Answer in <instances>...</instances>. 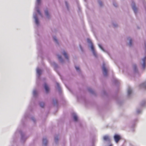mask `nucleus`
<instances>
[{"instance_id":"4","label":"nucleus","mask_w":146,"mask_h":146,"mask_svg":"<svg viewBox=\"0 0 146 146\" xmlns=\"http://www.w3.org/2000/svg\"><path fill=\"white\" fill-rule=\"evenodd\" d=\"M146 59V57H145L143 59V63L142 65V66L143 68H145V65H146V62L145 60Z\"/></svg>"},{"instance_id":"15","label":"nucleus","mask_w":146,"mask_h":146,"mask_svg":"<svg viewBox=\"0 0 146 146\" xmlns=\"http://www.w3.org/2000/svg\"><path fill=\"white\" fill-rule=\"evenodd\" d=\"M45 15L47 16H48V15H49V14H48V11L47 10H46V11H45Z\"/></svg>"},{"instance_id":"18","label":"nucleus","mask_w":146,"mask_h":146,"mask_svg":"<svg viewBox=\"0 0 146 146\" xmlns=\"http://www.w3.org/2000/svg\"><path fill=\"white\" fill-rule=\"evenodd\" d=\"M75 68H76V70H77V71L79 70L80 68L79 67L76 66L75 67Z\"/></svg>"},{"instance_id":"17","label":"nucleus","mask_w":146,"mask_h":146,"mask_svg":"<svg viewBox=\"0 0 146 146\" xmlns=\"http://www.w3.org/2000/svg\"><path fill=\"white\" fill-rule=\"evenodd\" d=\"M132 40L131 39L130 40V41H129V45H130V46H131L132 45Z\"/></svg>"},{"instance_id":"19","label":"nucleus","mask_w":146,"mask_h":146,"mask_svg":"<svg viewBox=\"0 0 146 146\" xmlns=\"http://www.w3.org/2000/svg\"><path fill=\"white\" fill-rule=\"evenodd\" d=\"M58 57L59 60H61L62 59V57L61 56H58Z\"/></svg>"},{"instance_id":"3","label":"nucleus","mask_w":146,"mask_h":146,"mask_svg":"<svg viewBox=\"0 0 146 146\" xmlns=\"http://www.w3.org/2000/svg\"><path fill=\"white\" fill-rule=\"evenodd\" d=\"M132 7L133 10L134 12L136 13L137 11V9L135 5L133 3H132Z\"/></svg>"},{"instance_id":"14","label":"nucleus","mask_w":146,"mask_h":146,"mask_svg":"<svg viewBox=\"0 0 146 146\" xmlns=\"http://www.w3.org/2000/svg\"><path fill=\"white\" fill-rule=\"evenodd\" d=\"M35 21L36 24L38 25V21L36 17L35 18Z\"/></svg>"},{"instance_id":"1","label":"nucleus","mask_w":146,"mask_h":146,"mask_svg":"<svg viewBox=\"0 0 146 146\" xmlns=\"http://www.w3.org/2000/svg\"><path fill=\"white\" fill-rule=\"evenodd\" d=\"M121 138L120 135L117 134H115L114 136V139L116 143H117Z\"/></svg>"},{"instance_id":"22","label":"nucleus","mask_w":146,"mask_h":146,"mask_svg":"<svg viewBox=\"0 0 146 146\" xmlns=\"http://www.w3.org/2000/svg\"><path fill=\"white\" fill-rule=\"evenodd\" d=\"M37 3H39L40 2V0H37Z\"/></svg>"},{"instance_id":"25","label":"nucleus","mask_w":146,"mask_h":146,"mask_svg":"<svg viewBox=\"0 0 146 146\" xmlns=\"http://www.w3.org/2000/svg\"><path fill=\"white\" fill-rule=\"evenodd\" d=\"M36 92V91H34L33 92V94L34 95H35V93Z\"/></svg>"},{"instance_id":"11","label":"nucleus","mask_w":146,"mask_h":146,"mask_svg":"<svg viewBox=\"0 0 146 146\" xmlns=\"http://www.w3.org/2000/svg\"><path fill=\"white\" fill-rule=\"evenodd\" d=\"M73 118H74V121H77L78 117L76 115H74V116L73 117Z\"/></svg>"},{"instance_id":"8","label":"nucleus","mask_w":146,"mask_h":146,"mask_svg":"<svg viewBox=\"0 0 146 146\" xmlns=\"http://www.w3.org/2000/svg\"><path fill=\"white\" fill-rule=\"evenodd\" d=\"M63 54L65 56L66 58L68 59V55H67L66 53L65 52H64L63 53Z\"/></svg>"},{"instance_id":"26","label":"nucleus","mask_w":146,"mask_h":146,"mask_svg":"<svg viewBox=\"0 0 146 146\" xmlns=\"http://www.w3.org/2000/svg\"><path fill=\"white\" fill-rule=\"evenodd\" d=\"M58 140V139H56V138H55V141L56 140Z\"/></svg>"},{"instance_id":"2","label":"nucleus","mask_w":146,"mask_h":146,"mask_svg":"<svg viewBox=\"0 0 146 146\" xmlns=\"http://www.w3.org/2000/svg\"><path fill=\"white\" fill-rule=\"evenodd\" d=\"M102 70L103 71V74L104 76H107V70L105 67L104 64H103L102 67Z\"/></svg>"},{"instance_id":"27","label":"nucleus","mask_w":146,"mask_h":146,"mask_svg":"<svg viewBox=\"0 0 146 146\" xmlns=\"http://www.w3.org/2000/svg\"><path fill=\"white\" fill-rule=\"evenodd\" d=\"M66 5H67V3L66 2Z\"/></svg>"},{"instance_id":"29","label":"nucleus","mask_w":146,"mask_h":146,"mask_svg":"<svg viewBox=\"0 0 146 146\" xmlns=\"http://www.w3.org/2000/svg\"><path fill=\"white\" fill-rule=\"evenodd\" d=\"M145 87L146 88V86H145Z\"/></svg>"},{"instance_id":"7","label":"nucleus","mask_w":146,"mask_h":146,"mask_svg":"<svg viewBox=\"0 0 146 146\" xmlns=\"http://www.w3.org/2000/svg\"><path fill=\"white\" fill-rule=\"evenodd\" d=\"M41 72H42V71L40 69H37V73L38 75H40L41 74Z\"/></svg>"},{"instance_id":"20","label":"nucleus","mask_w":146,"mask_h":146,"mask_svg":"<svg viewBox=\"0 0 146 146\" xmlns=\"http://www.w3.org/2000/svg\"><path fill=\"white\" fill-rule=\"evenodd\" d=\"M53 39L55 41L57 42V40L56 37H54Z\"/></svg>"},{"instance_id":"9","label":"nucleus","mask_w":146,"mask_h":146,"mask_svg":"<svg viewBox=\"0 0 146 146\" xmlns=\"http://www.w3.org/2000/svg\"><path fill=\"white\" fill-rule=\"evenodd\" d=\"M91 49L93 52V54H95V51H94V47L92 44L91 45Z\"/></svg>"},{"instance_id":"5","label":"nucleus","mask_w":146,"mask_h":146,"mask_svg":"<svg viewBox=\"0 0 146 146\" xmlns=\"http://www.w3.org/2000/svg\"><path fill=\"white\" fill-rule=\"evenodd\" d=\"M44 88L46 92H48L49 90V88L48 86V85L46 84H44Z\"/></svg>"},{"instance_id":"10","label":"nucleus","mask_w":146,"mask_h":146,"mask_svg":"<svg viewBox=\"0 0 146 146\" xmlns=\"http://www.w3.org/2000/svg\"><path fill=\"white\" fill-rule=\"evenodd\" d=\"M43 142L44 144H46L47 142V140L46 138H44L43 139Z\"/></svg>"},{"instance_id":"24","label":"nucleus","mask_w":146,"mask_h":146,"mask_svg":"<svg viewBox=\"0 0 146 146\" xmlns=\"http://www.w3.org/2000/svg\"><path fill=\"white\" fill-rule=\"evenodd\" d=\"M88 42H90H90H91L90 40L88 39Z\"/></svg>"},{"instance_id":"28","label":"nucleus","mask_w":146,"mask_h":146,"mask_svg":"<svg viewBox=\"0 0 146 146\" xmlns=\"http://www.w3.org/2000/svg\"><path fill=\"white\" fill-rule=\"evenodd\" d=\"M114 5H115V6H116V5H115L114 4Z\"/></svg>"},{"instance_id":"6","label":"nucleus","mask_w":146,"mask_h":146,"mask_svg":"<svg viewBox=\"0 0 146 146\" xmlns=\"http://www.w3.org/2000/svg\"><path fill=\"white\" fill-rule=\"evenodd\" d=\"M105 141H109L110 138L108 136H105L103 137Z\"/></svg>"},{"instance_id":"12","label":"nucleus","mask_w":146,"mask_h":146,"mask_svg":"<svg viewBox=\"0 0 146 146\" xmlns=\"http://www.w3.org/2000/svg\"><path fill=\"white\" fill-rule=\"evenodd\" d=\"M41 107L43 108L44 105V103L43 102H41L40 104Z\"/></svg>"},{"instance_id":"13","label":"nucleus","mask_w":146,"mask_h":146,"mask_svg":"<svg viewBox=\"0 0 146 146\" xmlns=\"http://www.w3.org/2000/svg\"><path fill=\"white\" fill-rule=\"evenodd\" d=\"M131 92L132 91L131 89H129L128 90L127 93L128 95H130L131 93Z\"/></svg>"},{"instance_id":"23","label":"nucleus","mask_w":146,"mask_h":146,"mask_svg":"<svg viewBox=\"0 0 146 146\" xmlns=\"http://www.w3.org/2000/svg\"><path fill=\"white\" fill-rule=\"evenodd\" d=\"M37 12H38L39 14H40V11L39 10H37Z\"/></svg>"},{"instance_id":"16","label":"nucleus","mask_w":146,"mask_h":146,"mask_svg":"<svg viewBox=\"0 0 146 146\" xmlns=\"http://www.w3.org/2000/svg\"><path fill=\"white\" fill-rule=\"evenodd\" d=\"M99 45V47L103 50L104 51V50L103 48V47H102L101 45L100 44H99L98 45Z\"/></svg>"},{"instance_id":"21","label":"nucleus","mask_w":146,"mask_h":146,"mask_svg":"<svg viewBox=\"0 0 146 146\" xmlns=\"http://www.w3.org/2000/svg\"><path fill=\"white\" fill-rule=\"evenodd\" d=\"M99 4H100V5L101 6L102 5V2H101V1H99Z\"/></svg>"}]
</instances>
